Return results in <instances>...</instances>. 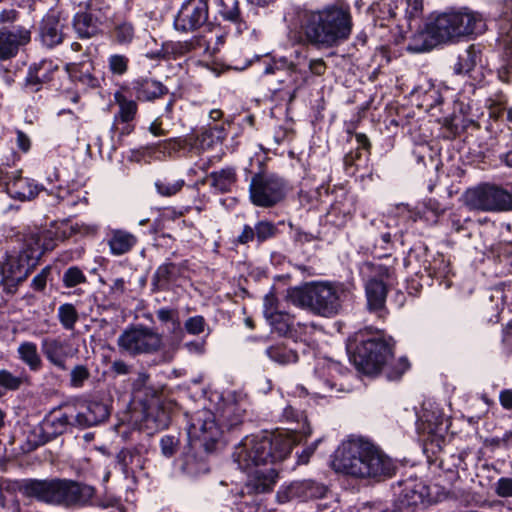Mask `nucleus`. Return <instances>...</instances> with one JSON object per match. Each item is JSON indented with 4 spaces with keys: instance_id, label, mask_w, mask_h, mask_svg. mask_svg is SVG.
Masks as SVG:
<instances>
[{
    "instance_id": "f8f14e48",
    "label": "nucleus",
    "mask_w": 512,
    "mask_h": 512,
    "mask_svg": "<svg viewBox=\"0 0 512 512\" xmlns=\"http://www.w3.org/2000/svg\"><path fill=\"white\" fill-rule=\"evenodd\" d=\"M208 17V0H185L177 13L174 25L182 32L194 31L204 26Z\"/></svg>"
},
{
    "instance_id": "e2e57ef3",
    "label": "nucleus",
    "mask_w": 512,
    "mask_h": 512,
    "mask_svg": "<svg viewBox=\"0 0 512 512\" xmlns=\"http://www.w3.org/2000/svg\"><path fill=\"white\" fill-rule=\"evenodd\" d=\"M281 310L278 309V302L277 298L274 294H268L264 298V316L266 319L270 318L274 314L280 312Z\"/></svg>"
},
{
    "instance_id": "20e7f679",
    "label": "nucleus",
    "mask_w": 512,
    "mask_h": 512,
    "mask_svg": "<svg viewBox=\"0 0 512 512\" xmlns=\"http://www.w3.org/2000/svg\"><path fill=\"white\" fill-rule=\"evenodd\" d=\"M243 410L235 403L225 404L221 410L217 423L216 415L208 410L197 411L188 427V438L193 447L203 448L206 452L214 451L223 430L222 427L231 430L243 421Z\"/></svg>"
},
{
    "instance_id": "0eeeda50",
    "label": "nucleus",
    "mask_w": 512,
    "mask_h": 512,
    "mask_svg": "<svg viewBox=\"0 0 512 512\" xmlns=\"http://www.w3.org/2000/svg\"><path fill=\"white\" fill-rule=\"evenodd\" d=\"M461 39L452 10L439 13L425 28L415 33L408 49L412 52L429 51L440 43Z\"/></svg>"
},
{
    "instance_id": "37998d69",
    "label": "nucleus",
    "mask_w": 512,
    "mask_h": 512,
    "mask_svg": "<svg viewBox=\"0 0 512 512\" xmlns=\"http://www.w3.org/2000/svg\"><path fill=\"white\" fill-rule=\"evenodd\" d=\"M183 267L174 263H165L161 265L156 273L155 278L159 282H169L177 279L183 274Z\"/></svg>"
},
{
    "instance_id": "f257e3e1",
    "label": "nucleus",
    "mask_w": 512,
    "mask_h": 512,
    "mask_svg": "<svg viewBox=\"0 0 512 512\" xmlns=\"http://www.w3.org/2000/svg\"><path fill=\"white\" fill-rule=\"evenodd\" d=\"M299 442L296 429L291 433H277L267 436H246L233 453L239 468L248 473L244 485L247 494H261L272 491L278 478V471L269 465L283 461Z\"/></svg>"
},
{
    "instance_id": "f704fd0d",
    "label": "nucleus",
    "mask_w": 512,
    "mask_h": 512,
    "mask_svg": "<svg viewBox=\"0 0 512 512\" xmlns=\"http://www.w3.org/2000/svg\"><path fill=\"white\" fill-rule=\"evenodd\" d=\"M295 483L299 501L322 498L326 494V487L313 480H301L295 481Z\"/></svg>"
},
{
    "instance_id": "6e6552de",
    "label": "nucleus",
    "mask_w": 512,
    "mask_h": 512,
    "mask_svg": "<svg viewBox=\"0 0 512 512\" xmlns=\"http://www.w3.org/2000/svg\"><path fill=\"white\" fill-rule=\"evenodd\" d=\"M287 192V184L281 177L270 174H255L250 182L251 202L258 207H272L282 201Z\"/></svg>"
},
{
    "instance_id": "5fc2aeb1",
    "label": "nucleus",
    "mask_w": 512,
    "mask_h": 512,
    "mask_svg": "<svg viewBox=\"0 0 512 512\" xmlns=\"http://www.w3.org/2000/svg\"><path fill=\"white\" fill-rule=\"evenodd\" d=\"M337 214H341V219L339 221L337 220H332L334 222V224L338 225V226H341V225H344L347 221L348 218H350L351 214H352V208L351 206L349 207H346L345 205H340V203H334L332 206H331V209L330 211L328 212V217L330 219H332L334 216H336Z\"/></svg>"
},
{
    "instance_id": "c85d7f7f",
    "label": "nucleus",
    "mask_w": 512,
    "mask_h": 512,
    "mask_svg": "<svg viewBox=\"0 0 512 512\" xmlns=\"http://www.w3.org/2000/svg\"><path fill=\"white\" fill-rule=\"evenodd\" d=\"M0 271L4 279L18 281H24L30 272L25 258H5L0 264Z\"/></svg>"
},
{
    "instance_id": "58836bf2",
    "label": "nucleus",
    "mask_w": 512,
    "mask_h": 512,
    "mask_svg": "<svg viewBox=\"0 0 512 512\" xmlns=\"http://www.w3.org/2000/svg\"><path fill=\"white\" fill-rule=\"evenodd\" d=\"M480 49L478 45L471 44L465 52L460 55L458 64L455 68L457 73H468L472 71L476 64Z\"/></svg>"
},
{
    "instance_id": "3c124183",
    "label": "nucleus",
    "mask_w": 512,
    "mask_h": 512,
    "mask_svg": "<svg viewBox=\"0 0 512 512\" xmlns=\"http://www.w3.org/2000/svg\"><path fill=\"white\" fill-rule=\"evenodd\" d=\"M25 377L16 376L10 371L2 369L0 370V387L6 390H17L23 384Z\"/></svg>"
},
{
    "instance_id": "4468645a",
    "label": "nucleus",
    "mask_w": 512,
    "mask_h": 512,
    "mask_svg": "<svg viewBox=\"0 0 512 512\" xmlns=\"http://www.w3.org/2000/svg\"><path fill=\"white\" fill-rule=\"evenodd\" d=\"M108 7L98 8L89 4L83 12H78L73 19V27L79 38L88 39L97 36L108 18Z\"/></svg>"
},
{
    "instance_id": "423d86ee",
    "label": "nucleus",
    "mask_w": 512,
    "mask_h": 512,
    "mask_svg": "<svg viewBox=\"0 0 512 512\" xmlns=\"http://www.w3.org/2000/svg\"><path fill=\"white\" fill-rule=\"evenodd\" d=\"M295 57L296 61H289L285 57L274 60L267 64L263 71L265 75L275 76L268 82L270 91L277 93L286 90L290 102L295 99L297 92L308 80V72L301 69V65L306 61V56L295 52Z\"/></svg>"
},
{
    "instance_id": "412c9836",
    "label": "nucleus",
    "mask_w": 512,
    "mask_h": 512,
    "mask_svg": "<svg viewBox=\"0 0 512 512\" xmlns=\"http://www.w3.org/2000/svg\"><path fill=\"white\" fill-rule=\"evenodd\" d=\"M63 27L64 25L56 13L46 14L39 25V35L42 43L49 48L62 43L64 39Z\"/></svg>"
},
{
    "instance_id": "473e14b6",
    "label": "nucleus",
    "mask_w": 512,
    "mask_h": 512,
    "mask_svg": "<svg viewBox=\"0 0 512 512\" xmlns=\"http://www.w3.org/2000/svg\"><path fill=\"white\" fill-rule=\"evenodd\" d=\"M270 325L281 335L298 338V331L294 326V317L280 311L267 319Z\"/></svg>"
},
{
    "instance_id": "a19ab883",
    "label": "nucleus",
    "mask_w": 512,
    "mask_h": 512,
    "mask_svg": "<svg viewBox=\"0 0 512 512\" xmlns=\"http://www.w3.org/2000/svg\"><path fill=\"white\" fill-rule=\"evenodd\" d=\"M506 142V136L503 134H499L495 137V140H493L491 143H487V154L482 152V160L486 157L493 156L494 154H498V157L501 161H504V163L512 168V151H509L507 153H502L500 150L504 146Z\"/></svg>"
},
{
    "instance_id": "4be33fe9",
    "label": "nucleus",
    "mask_w": 512,
    "mask_h": 512,
    "mask_svg": "<svg viewBox=\"0 0 512 512\" xmlns=\"http://www.w3.org/2000/svg\"><path fill=\"white\" fill-rule=\"evenodd\" d=\"M58 69V65L52 60H41L39 63L34 64L29 68L25 87L30 92H38L43 83L51 81L52 74Z\"/></svg>"
},
{
    "instance_id": "c756f323",
    "label": "nucleus",
    "mask_w": 512,
    "mask_h": 512,
    "mask_svg": "<svg viewBox=\"0 0 512 512\" xmlns=\"http://www.w3.org/2000/svg\"><path fill=\"white\" fill-rule=\"evenodd\" d=\"M108 243L113 254H126L136 245L137 238L128 231L117 229L112 231Z\"/></svg>"
},
{
    "instance_id": "7c9ffc66",
    "label": "nucleus",
    "mask_w": 512,
    "mask_h": 512,
    "mask_svg": "<svg viewBox=\"0 0 512 512\" xmlns=\"http://www.w3.org/2000/svg\"><path fill=\"white\" fill-rule=\"evenodd\" d=\"M19 359L25 363L31 371H39L43 362L34 342L24 341L17 348Z\"/></svg>"
},
{
    "instance_id": "aec40b11",
    "label": "nucleus",
    "mask_w": 512,
    "mask_h": 512,
    "mask_svg": "<svg viewBox=\"0 0 512 512\" xmlns=\"http://www.w3.org/2000/svg\"><path fill=\"white\" fill-rule=\"evenodd\" d=\"M482 210H512V195L497 186L482 184Z\"/></svg>"
},
{
    "instance_id": "69168bd1",
    "label": "nucleus",
    "mask_w": 512,
    "mask_h": 512,
    "mask_svg": "<svg viewBox=\"0 0 512 512\" xmlns=\"http://www.w3.org/2000/svg\"><path fill=\"white\" fill-rule=\"evenodd\" d=\"M423 10V0H407L406 16L409 19L420 17Z\"/></svg>"
},
{
    "instance_id": "9d476101",
    "label": "nucleus",
    "mask_w": 512,
    "mask_h": 512,
    "mask_svg": "<svg viewBox=\"0 0 512 512\" xmlns=\"http://www.w3.org/2000/svg\"><path fill=\"white\" fill-rule=\"evenodd\" d=\"M117 345L132 356L150 354L161 348L162 337L147 327H133L125 330L118 337Z\"/></svg>"
},
{
    "instance_id": "f3484780",
    "label": "nucleus",
    "mask_w": 512,
    "mask_h": 512,
    "mask_svg": "<svg viewBox=\"0 0 512 512\" xmlns=\"http://www.w3.org/2000/svg\"><path fill=\"white\" fill-rule=\"evenodd\" d=\"M21 241L22 247L19 256H43L56 246L54 232L50 230L30 232L25 234Z\"/></svg>"
},
{
    "instance_id": "2f4dec72",
    "label": "nucleus",
    "mask_w": 512,
    "mask_h": 512,
    "mask_svg": "<svg viewBox=\"0 0 512 512\" xmlns=\"http://www.w3.org/2000/svg\"><path fill=\"white\" fill-rule=\"evenodd\" d=\"M73 413L54 412L51 417L45 421L44 430L53 435L64 433L69 426H76Z\"/></svg>"
},
{
    "instance_id": "8fccbe9b",
    "label": "nucleus",
    "mask_w": 512,
    "mask_h": 512,
    "mask_svg": "<svg viewBox=\"0 0 512 512\" xmlns=\"http://www.w3.org/2000/svg\"><path fill=\"white\" fill-rule=\"evenodd\" d=\"M156 316L162 323H171L174 332L181 331L179 313L176 309L161 308L157 310Z\"/></svg>"
},
{
    "instance_id": "a18cd8bd",
    "label": "nucleus",
    "mask_w": 512,
    "mask_h": 512,
    "mask_svg": "<svg viewBox=\"0 0 512 512\" xmlns=\"http://www.w3.org/2000/svg\"><path fill=\"white\" fill-rule=\"evenodd\" d=\"M169 424V418L164 411H157V415L149 412L144 418V425L149 433L165 429Z\"/></svg>"
},
{
    "instance_id": "4d7b16f0",
    "label": "nucleus",
    "mask_w": 512,
    "mask_h": 512,
    "mask_svg": "<svg viewBox=\"0 0 512 512\" xmlns=\"http://www.w3.org/2000/svg\"><path fill=\"white\" fill-rule=\"evenodd\" d=\"M463 200L470 210H480V187L468 189L463 195Z\"/></svg>"
},
{
    "instance_id": "603ef678",
    "label": "nucleus",
    "mask_w": 512,
    "mask_h": 512,
    "mask_svg": "<svg viewBox=\"0 0 512 512\" xmlns=\"http://www.w3.org/2000/svg\"><path fill=\"white\" fill-rule=\"evenodd\" d=\"M129 59L122 54H113L108 58V66L110 71L116 75H123L127 72Z\"/></svg>"
},
{
    "instance_id": "393cba45",
    "label": "nucleus",
    "mask_w": 512,
    "mask_h": 512,
    "mask_svg": "<svg viewBox=\"0 0 512 512\" xmlns=\"http://www.w3.org/2000/svg\"><path fill=\"white\" fill-rule=\"evenodd\" d=\"M116 460L126 478L133 477L145 466V458L137 448L122 449L117 454Z\"/></svg>"
},
{
    "instance_id": "052dcab7",
    "label": "nucleus",
    "mask_w": 512,
    "mask_h": 512,
    "mask_svg": "<svg viewBox=\"0 0 512 512\" xmlns=\"http://www.w3.org/2000/svg\"><path fill=\"white\" fill-rule=\"evenodd\" d=\"M180 47V52L185 53L191 50H203L207 52L209 50V45L203 38H194L189 42L178 43Z\"/></svg>"
},
{
    "instance_id": "b1692460",
    "label": "nucleus",
    "mask_w": 512,
    "mask_h": 512,
    "mask_svg": "<svg viewBox=\"0 0 512 512\" xmlns=\"http://www.w3.org/2000/svg\"><path fill=\"white\" fill-rule=\"evenodd\" d=\"M109 414L106 404L98 401L90 402L85 411L75 414V424L81 428L91 427L105 421Z\"/></svg>"
},
{
    "instance_id": "49530a36",
    "label": "nucleus",
    "mask_w": 512,
    "mask_h": 512,
    "mask_svg": "<svg viewBox=\"0 0 512 512\" xmlns=\"http://www.w3.org/2000/svg\"><path fill=\"white\" fill-rule=\"evenodd\" d=\"M134 37V27L129 22H120L115 25L113 38L119 44H126L132 41Z\"/></svg>"
},
{
    "instance_id": "e433bc0d",
    "label": "nucleus",
    "mask_w": 512,
    "mask_h": 512,
    "mask_svg": "<svg viewBox=\"0 0 512 512\" xmlns=\"http://www.w3.org/2000/svg\"><path fill=\"white\" fill-rule=\"evenodd\" d=\"M182 471L191 477H196L208 472L209 468L203 458H198L192 453H187L184 456L182 463Z\"/></svg>"
},
{
    "instance_id": "79ce46f5",
    "label": "nucleus",
    "mask_w": 512,
    "mask_h": 512,
    "mask_svg": "<svg viewBox=\"0 0 512 512\" xmlns=\"http://www.w3.org/2000/svg\"><path fill=\"white\" fill-rule=\"evenodd\" d=\"M78 312L73 304L65 303L58 308V319L66 330H73L78 321Z\"/></svg>"
},
{
    "instance_id": "338daca9",
    "label": "nucleus",
    "mask_w": 512,
    "mask_h": 512,
    "mask_svg": "<svg viewBox=\"0 0 512 512\" xmlns=\"http://www.w3.org/2000/svg\"><path fill=\"white\" fill-rule=\"evenodd\" d=\"M327 69L326 63L322 58H315L308 61V71L315 76H322Z\"/></svg>"
},
{
    "instance_id": "72a5a7b5",
    "label": "nucleus",
    "mask_w": 512,
    "mask_h": 512,
    "mask_svg": "<svg viewBox=\"0 0 512 512\" xmlns=\"http://www.w3.org/2000/svg\"><path fill=\"white\" fill-rule=\"evenodd\" d=\"M115 101L119 106V112L115 115L114 125L117 122L130 123L136 116L137 103L134 100L127 99L122 93L117 92L114 95Z\"/></svg>"
},
{
    "instance_id": "a211bd4d",
    "label": "nucleus",
    "mask_w": 512,
    "mask_h": 512,
    "mask_svg": "<svg viewBox=\"0 0 512 512\" xmlns=\"http://www.w3.org/2000/svg\"><path fill=\"white\" fill-rule=\"evenodd\" d=\"M30 41V31L23 27L0 29V59L6 60L14 57L20 47Z\"/></svg>"
},
{
    "instance_id": "864d4df0",
    "label": "nucleus",
    "mask_w": 512,
    "mask_h": 512,
    "mask_svg": "<svg viewBox=\"0 0 512 512\" xmlns=\"http://www.w3.org/2000/svg\"><path fill=\"white\" fill-rule=\"evenodd\" d=\"M277 501L281 504L298 500V491L295 481L288 485L281 486L276 494Z\"/></svg>"
},
{
    "instance_id": "bb28decb",
    "label": "nucleus",
    "mask_w": 512,
    "mask_h": 512,
    "mask_svg": "<svg viewBox=\"0 0 512 512\" xmlns=\"http://www.w3.org/2000/svg\"><path fill=\"white\" fill-rule=\"evenodd\" d=\"M133 89L137 99L141 101H151L167 93L162 83L148 78L136 80Z\"/></svg>"
},
{
    "instance_id": "de8ad7c7",
    "label": "nucleus",
    "mask_w": 512,
    "mask_h": 512,
    "mask_svg": "<svg viewBox=\"0 0 512 512\" xmlns=\"http://www.w3.org/2000/svg\"><path fill=\"white\" fill-rule=\"evenodd\" d=\"M256 242L258 244L263 243L276 235V226L269 221H259L254 226Z\"/></svg>"
},
{
    "instance_id": "774afa93",
    "label": "nucleus",
    "mask_w": 512,
    "mask_h": 512,
    "mask_svg": "<svg viewBox=\"0 0 512 512\" xmlns=\"http://www.w3.org/2000/svg\"><path fill=\"white\" fill-rule=\"evenodd\" d=\"M496 493L501 497H511L512 496V479L511 478H501L497 482Z\"/></svg>"
},
{
    "instance_id": "6ab92c4d",
    "label": "nucleus",
    "mask_w": 512,
    "mask_h": 512,
    "mask_svg": "<svg viewBox=\"0 0 512 512\" xmlns=\"http://www.w3.org/2000/svg\"><path fill=\"white\" fill-rule=\"evenodd\" d=\"M0 182L4 183L7 193L14 199L25 201L35 198L39 187L32 180L21 176H8L0 169Z\"/></svg>"
},
{
    "instance_id": "7ed1b4c3",
    "label": "nucleus",
    "mask_w": 512,
    "mask_h": 512,
    "mask_svg": "<svg viewBox=\"0 0 512 512\" xmlns=\"http://www.w3.org/2000/svg\"><path fill=\"white\" fill-rule=\"evenodd\" d=\"M353 21L348 6L330 5L306 14L302 24L305 41L316 48H332L347 41Z\"/></svg>"
},
{
    "instance_id": "09e8293b",
    "label": "nucleus",
    "mask_w": 512,
    "mask_h": 512,
    "mask_svg": "<svg viewBox=\"0 0 512 512\" xmlns=\"http://www.w3.org/2000/svg\"><path fill=\"white\" fill-rule=\"evenodd\" d=\"M90 378V371L85 365H76L70 371V386L82 388L85 381Z\"/></svg>"
},
{
    "instance_id": "4c0bfd02",
    "label": "nucleus",
    "mask_w": 512,
    "mask_h": 512,
    "mask_svg": "<svg viewBox=\"0 0 512 512\" xmlns=\"http://www.w3.org/2000/svg\"><path fill=\"white\" fill-rule=\"evenodd\" d=\"M429 487H426L422 483L407 485L403 490V497L407 505L416 506L422 504L425 498L429 496Z\"/></svg>"
},
{
    "instance_id": "0e129e2a",
    "label": "nucleus",
    "mask_w": 512,
    "mask_h": 512,
    "mask_svg": "<svg viewBox=\"0 0 512 512\" xmlns=\"http://www.w3.org/2000/svg\"><path fill=\"white\" fill-rule=\"evenodd\" d=\"M160 447L164 456L171 457L177 451V442L172 436H164L160 441Z\"/></svg>"
},
{
    "instance_id": "680f3d73",
    "label": "nucleus",
    "mask_w": 512,
    "mask_h": 512,
    "mask_svg": "<svg viewBox=\"0 0 512 512\" xmlns=\"http://www.w3.org/2000/svg\"><path fill=\"white\" fill-rule=\"evenodd\" d=\"M461 477H463L466 480H469L471 482H475V479L478 478V472L475 470L474 473H471V472H468L466 468H464V469H462V475H460L459 472L456 470H453V469L447 470V480H448L449 486H452L454 484V482L458 478H461Z\"/></svg>"
},
{
    "instance_id": "bf43d9fd",
    "label": "nucleus",
    "mask_w": 512,
    "mask_h": 512,
    "mask_svg": "<svg viewBox=\"0 0 512 512\" xmlns=\"http://www.w3.org/2000/svg\"><path fill=\"white\" fill-rule=\"evenodd\" d=\"M425 421L429 425V430L431 433H438L443 430L442 426L445 421V417L442 413H438L437 415L432 414H424ZM447 428V426L444 427V430Z\"/></svg>"
},
{
    "instance_id": "c03bdc74",
    "label": "nucleus",
    "mask_w": 512,
    "mask_h": 512,
    "mask_svg": "<svg viewBox=\"0 0 512 512\" xmlns=\"http://www.w3.org/2000/svg\"><path fill=\"white\" fill-rule=\"evenodd\" d=\"M218 13L226 20L236 21L239 17L238 3L236 0H212Z\"/></svg>"
},
{
    "instance_id": "a878e982",
    "label": "nucleus",
    "mask_w": 512,
    "mask_h": 512,
    "mask_svg": "<svg viewBox=\"0 0 512 512\" xmlns=\"http://www.w3.org/2000/svg\"><path fill=\"white\" fill-rule=\"evenodd\" d=\"M207 180L209 181V186L216 193L224 194L232 191L237 183L238 175L236 168L228 166L211 172L207 176Z\"/></svg>"
},
{
    "instance_id": "2eb2a0df",
    "label": "nucleus",
    "mask_w": 512,
    "mask_h": 512,
    "mask_svg": "<svg viewBox=\"0 0 512 512\" xmlns=\"http://www.w3.org/2000/svg\"><path fill=\"white\" fill-rule=\"evenodd\" d=\"M41 352L50 364L65 371L67 359L73 357L76 350L60 337H45L41 340Z\"/></svg>"
},
{
    "instance_id": "dca6fc26",
    "label": "nucleus",
    "mask_w": 512,
    "mask_h": 512,
    "mask_svg": "<svg viewBox=\"0 0 512 512\" xmlns=\"http://www.w3.org/2000/svg\"><path fill=\"white\" fill-rule=\"evenodd\" d=\"M57 480V478L44 480L27 479L20 484L19 491L25 497L56 505Z\"/></svg>"
},
{
    "instance_id": "ddd939ff",
    "label": "nucleus",
    "mask_w": 512,
    "mask_h": 512,
    "mask_svg": "<svg viewBox=\"0 0 512 512\" xmlns=\"http://www.w3.org/2000/svg\"><path fill=\"white\" fill-rule=\"evenodd\" d=\"M95 495L93 486L72 480H57L56 505L64 507L84 506Z\"/></svg>"
},
{
    "instance_id": "9b49d317",
    "label": "nucleus",
    "mask_w": 512,
    "mask_h": 512,
    "mask_svg": "<svg viewBox=\"0 0 512 512\" xmlns=\"http://www.w3.org/2000/svg\"><path fill=\"white\" fill-rule=\"evenodd\" d=\"M362 272L369 277L365 284L367 305L369 310H380L384 307L387 287L384 278L390 277V269L383 265H376L370 261L363 264Z\"/></svg>"
},
{
    "instance_id": "6e6d98bb",
    "label": "nucleus",
    "mask_w": 512,
    "mask_h": 512,
    "mask_svg": "<svg viewBox=\"0 0 512 512\" xmlns=\"http://www.w3.org/2000/svg\"><path fill=\"white\" fill-rule=\"evenodd\" d=\"M205 326V319L200 315L190 317L184 323L185 330L192 335H199L203 333Z\"/></svg>"
},
{
    "instance_id": "f03ea898",
    "label": "nucleus",
    "mask_w": 512,
    "mask_h": 512,
    "mask_svg": "<svg viewBox=\"0 0 512 512\" xmlns=\"http://www.w3.org/2000/svg\"><path fill=\"white\" fill-rule=\"evenodd\" d=\"M334 467L357 478L390 477L394 474L395 464L380 448L363 438H352L336 452Z\"/></svg>"
},
{
    "instance_id": "cd10ccee",
    "label": "nucleus",
    "mask_w": 512,
    "mask_h": 512,
    "mask_svg": "<svg viewBox=\"0 0 512 512\" xmlns=\"http://www.w3.org/2000/svg\"><path fill=\"white\" fill-rule=\"evenodd\" d=\"M456 21L457 30L461 38L469 37L474 34L478 23L477 12L468 7L451 9Z\"/></svg>"
},
{
    "instance_id": "1a4fd4ad",
    "label": "nucleus",
    "mask_w": 512,
    "mask_h": 512,
    "mask_svg": "<svg viewBox=\"0 0 512 512\" xmlns=\"http://www.w3.org/2000/svg\"><path fill=\"white\" fill-rule=\"evenodd\" d=\"M390 346L381 339H369L361 343L354 355V363L363 373H378L391 358Z\"/></svg>"
},
{
    "instance_id": "39448f33",
    "label": "nucleus",
    "mask_w": 512,
    "mask_h": 512,
    "mask_svg": "<svg viewBox=\"0 0 512 512\" xmlns=\"http://www.w3.org/2000/svg\"><path fill=\"white\" fill-rule=\"evenodd\" d=\"M347 290L342 284L318 282L288 290L287 299L295 306L322 317H333L341 310Z\"/></svg>"
},
{
    "instance_id": "13d9d810",
    "label": "nucleus",
    "mask_w": 512,
    "mask_h": 512,
    "mask_svg": "<svg viewBox=\"0 0 512 512\" xmlns=\"http://www.w3.org/2000/svg\"><path fill=\"white\" fill-rule=\"evenodd\" d=\"M84 281L85 277L82 271L76 267L69 268L63 276V282L66 287H74Z\"/></svg>"
},
{
    "instance_id": "c9c22d12",
    "label": "nucleus",
    "mask_w": 512,
    "mask_h": 512,
    "mask_svg": "<svg viewBox=\"0 0 512 512\" xmlns=\"http://www.w3.org/2000/svg\"><path fill=\"white\" fill-rule=\"evenodd\" d=\"M266 354L272 361L281 365L292 364L298 361L297 352L288 348L283 343H278L268 347Z\"/></svg>"
},
{
    "instance_id": "5701e85b",
    "label": "nucleus",
    "mask_w": 512,
    "mask_h": 512,
    "mask_svg": "<svg viewBox=\"0 0 512 512\" xmlns=\"http://www.w3.org/2000/svg\"><path fill=\"white\" fill-rule=\"evenodd\" d=\"M65 71L73 82L79 83L85 88H96L99 86V80L93 74L94 65L90 59L79 63H67Z\"/></svg>"
},
{
    "instance_id": "ea45409f",
    "label": "nucleus",
    "mask_w": 512,
    "mask_h": 512,
    "mask_svg": "<svg viewBox=\"0 0 512 512\" xmlns=\"http://www.w3.org/2000/svg\"><path fill=\"white\" fill-rule=\"evenodd\" d=\"M184 184L183 179H174L170 176H164L155 181V188L161 196L170 197L177 194L183 188Z\"/></svg>"
}]
</instances>
